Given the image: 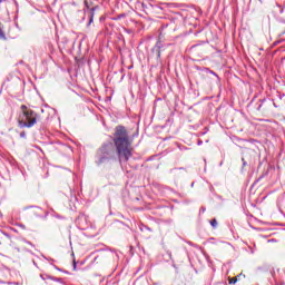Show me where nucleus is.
<instances>
[{"mask_svg": "<svg viewBox=\"0 0 285 285\" xmlns=\"http://www.w3.org/2000/svg\"><path fill=\"white\" fill-rule=\"evenodd\" d=\"M161 43L160 41H158L155 46V48L153 49V52H155L156 50V53H157V58L159 59L161 57V46L159 45Z\"/></svg>", "mask_w": 285, "mask_h": 285, "instance_id": "20e7f679", "label": "nucleus"}, {"mask_svg": "<svg viewBox=\"0 0 285 285\" xmlns=\"http://www.w3.org/2000/svg\"><path fill=\"white\" fill-rule=\"evenodd\" d=\"M95 10H97V8H95V7L90 9L91 13H90V19H89V26L95 20Z\"/></svg>", "mask_w": 285, "mask_h": 285, "instance_id": "39448f33", "label": "nucleus"}, {"mask_svg": "<svg viewBox=\"0 0 285 285\" xmlns=\"http://www.w3.org/2000/svg\"><path fill=\"white\" fill-rule=\"evenodd\" d=\"M257 110H262V105L258 106Z\"/></svg>", "mask_w": 285, "mask_h": 285, "instance_id": "ddd939ff", "label": "nucleus"}, {"mask_svg": "<svg viewBox=\"0 0 285 285\" xmlns=\"http://www.w3.org/2000/svg\"><path fill=\"white\" fill-rule=\"evenodd\" d=\"M21 114L18 117V126L19 128H32L37 125V119H39V115L28 108L26 105H21Z\"/></svg>", "mask_w": 285, "mask_h": 285, "instance_id": "f03ea898", "label": "nucleus"}, {"mask_svg": "<svg viewBox=\"0 0 285 285\" xmlns=\"http://www.w3.org/2000/svg\"><path fill=\"white\" fill-rule=\"evenodd\" d=\"M243 166H246V159L242 158Z\"/></svg>", "mask_w": 285, "mask_h": 285, "instance_id": "f8f14e48", "label": "nucleus"}, {"mask_svg": "<svg viewBox=\"0 0 285 285\" xmlns=\"http://www.w3.org/2000/svg\"><path fill=\"white\" fill-rule=\"evenodd\" d=\"M112 141L120 166H122V164H128L132 157V153H135V149L132 148V141L130 140V136H128L126 127H116Z\"/></svg>", "mask_w": 285, "mask_h": 285, "instance_id": "f257e3e1", "label": "nucleus"}, {"mask_svg": "<svg viewBox=\"0 0 285 285\" xmlns=\"http://www.w3.org/2000/svg\"><path fill=\"white\" fill-rule=\"evenodd\" d=\"M20 137L23 139V138H26V131H21L20 132Z\"/></svg>", "mask_w": 285, "mask_h": 285, "instance_id": "9b49d317", "label": "nucleus"}, {"mask_svg": "<svg viewBox=\"0 0 285 285\" xmlns=\"http://www.w3.org/2000/svg\"><path fill=\"white\" fill-rule=\"evenodd\" d=\"M92 6V0H85V7L87 10H90V7Z\"/></svg>", "mask_w": 285, "mask_h": 285, "instance_id": "423d86ee", "label": "nucleus"}, {"mask_svg": "<svg viewBox=\"0 0 285 285\" xmlns=\"http://www.w3.org/2000/svg\"><path fill=\"white\" fill-rule=\"evenodd\" d=\"M0 39H6V33H3V29L0 28Z\"/></svg>", "mask_w": 285, "mask_h": 285, "instance_id": "9d476101", "label": "nucleus"}, {"mask_svg": "<svg viewBox=\"0 0 285 285\" xmlns=\"http://www.w3.org/2000/svg\"><path fill=\"white\" fill-rule=\"evenodd\" d=\"M114 155H115V150L112 149V145H110V144L102 145L98 149L97 155H96L97 166H101V164H106V161H110V159H112Z\"/></svg>", "mask_w": 285, "mask_h": 285, "instance_id": "7ed1b4c3", "label": "nucleus"}, {"mask_svg": "<svg viewBox=\"0 0 285 285\" xmlns=\"http://www.w3.org/2000/svg\"><path fill=\"white\" fill-rule=\"evenodd\" d=\"M47 277H48V279H52V282H62L61 278H55L52 276H47Z\"/></svg>", "mask_w": 285, "mask_h": 285, "instance_id": "1a4fd4ad", "label": "nucleus"}, {"mask_svg": "<svg viewBox=\"0 0 285 285\" xmlns=\"http://www.w3.org/2000/svg\"><path fill=\"white\" fill-rule=\"evenodd\" d=\"M210 226H213V228H217V219H212L210 220Z\"/></svg>", "mask_w": 285, "mask_h": 285, "instance_id": "6e6552de", "label": "nucleus"}, {"mask_svg": "<svg viewBox=\"0 0 285 285\" xmlns=\"http://www.w3.org/2000/svg\"><path fill=\"white\" fill-rule=\"evenodd\" d=\"M35 210H41V208H39V207H35Z\"/></svg>", "mask_w": 285, "mask_h": 285, "instance_id": "4468645a", "label": "nucleus"}, {"mask_svg": "<svg viewBox=\"0 0 285 285\" xmlns=\"http://www.w3.org/2000/svg\"><path fill=\"white\" fill-rule=\"evenodd\" d=\"M237 279H239V275H238V276H235V277L229 278V284H237Z\"/></svg>", "mask_w": 285, "mask_h": 285, "instance_id": "0eeeda50", "label": "nucleus"}]
</instances>
